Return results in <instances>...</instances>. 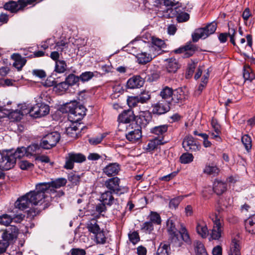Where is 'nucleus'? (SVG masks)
<instances>
[{"instance_id": "39", "label": "nucleus", "mask_w": 255, "mask_h": 255, "mask_svg": "<svg viewBox=\"0 0 255 255\" xmlns=\"http://www.w3.org/2000/svg\"><path fill=\"white\" fill-rule=\"evenodd\" d=\"M97 73V72H92L90 71L83 72L79 77V80H81L83 82H88L95 76V74Z\"/></svg>"}, {"instance_id": "3", "label": "nucleus", "mask_w": 255, "mask_h": 255, "mask_svg": "<svg viewBox=\"0 0 255 255\" xmlns=\"http://www.w3.org/2000/svg\"><path fill=\"white\" fill-rule=\"evenodd\" d=\"M176 221L174 218H171L166 222L167 231L169 239L172 244L175 247H181L182 245V241L188 244L191 243V239L189 233L183 224H181L179 231L176 228Z\"/></svg>"}, {"instance_id": "26", "label": "nucleus", "mask_w": 255, "mask_h": 255, "mask_svg": "<svg viewBox=\"0 0 255 255\" xmlns=\"http://www.w3.org/2000/svg\"><path fill=\"white\" fill-rule=\"evenodd\" d=\"M226 183L219 180H215L213 184V190L217 195L222 194L227 190Z\"/></svg>"}, {"instance_id": "23", "label": "nucleus", "mask_w": 255, "mask_h": 255, "mask_svg": "<svg viewBox=\"0 0 255 255\" xmlns=\"http://www.w3.org/2000/svg\"><path fill=\"white\" fill-rule=\"evenodd\" d=\"M165 65L167 70L169 72H175L179 67L178 61L174 58H170L165 60Z\"/></svg>"}, {"instance_id": "63", "label": "nucleus", "mask_w": 255, "mask_h": 255, "mask_svg": "<svg viewBox=\"0 0 255 255\" xmlns=\"http://www.w3.org/2000/svg\"><path fill=\"white\" fill-rule=\"evenodd\" d=\"M32 73L33 75L38 77L40 78H43L46 77V74L45 72L43 70L35 69L32 70Z\"/></svg>"}, {"instance_id": "41", "label": "nucleus", "mask_w": 255, "mask_h": 255, "mask_svg": "<svg viewBox=\"0 0 255 255\" xmlns=\"http://www.w3.org/2000/svg\"><path fill=\"white\" fill-rule=\"evenodd\" d=\"M243 76L246 81L249 80L251 82L255 78V75L253 72V70L250 67H247L245 68Z\"/></svg>"}, {"instance_id": "59", "label": "nucleus", "mask_w": 255, "mask_h": 255, "mask_svg": "<svg viewBox=\"0 0 255 255\" xmlns=\"http://www.w3.org/2000/svg\"><path fill=\"white\" fill-rule=\"evenodd\" d=\"M190 17L189 14L185 12H182L177 16V20L179 22H183L189 20Z\"/></svg>"}, {"instance_id": "9", "label": "nucleus", "mask_w": 255, "mask_h": 255, "mask_svg": "<svg viewBox=\"0 0 255 255\" xmlns=\"http://www.w3.org/2000/svg\"><path fill=\"white\" fill-rule=\"evenodd\" d=\"M41 96H38L36 99L37 103L33 107V112L32 117L34 118H40L48 114L49 112V107L44 103H39L41 102Z\"/></svg>"}, {"instance_id": "48", "label": "nucleus", "mask_w": 255, "mask_h": 255, "mask_svg": "<svg viewBox=\"0 0 255 255\" xmlns=\"http://www.w3.org/2000/svg\"><path fill=\"white\" fill-rule=\"evenodd\" d=\"M141 103H146L150 99V95L148 91H144L137 96Z\"/></svg>"}, {"instance_id": "43", "label": "nucleus", "mask_w": 255, "mask_h": 255, "mask_svg": "<svg viewBox=\"0 0 255 255\" xmlns=\"http://www.w3.org/2000/svg\"><path fill=\"white\" fill-rule=\"evenodd\" d=\"M193 155L189 153H183L180 157L181 162L183 164L189 163L193 160Z\"/></svg>"}, {"instance_id": "12", "label": "nucleus", "mask_w": 255, "mask_h": 255, "mask_svg": "<svg viewBox=\"0 0 255 255\" xmlns=\"http://www.w3.org/2000/svg\"><path fill=\"white\" fill-rule=\"evenodd\" d=\"M183 147L186 151H197L200 149V145L191 135H187L182 142Z\"/></svg>"}, {"instance_id": "42", "label": "nucleus", "mask_w": 255, "mask_h": 255, "mask_svg": "<svg viewBox=\"0 0 255 255\" xmlns=\"http://www.w3.org/2000/svg\"><path fill=\"white\" fill-rule=\"evenodd\" d=\"M149 222H151L152 224L156 225H160L161 223V217L158 213L155 212H151L148 216Z\"/></svg>"}, {"instance_id": "16", "label": "nucleus", "mask_w": 255, "mask_h": 255, "mask_svg": "<svg viewBox=\"0 0 255 255\" xmlns=\"http://www.w3.org/2000/svg\"><path fill=\"white\" fill-rule=\"evenodd\" d=\"M135 119L133 112L130 110L124 111L118 117V121L120 123L119 126L124 125L131 122H133Z\"/></svg>"}, {"instance_id": "44", "label": "nucleus", "mask_w": 255, "mask_h": 255, "mask_svg": "<svg viewBox=\"0 0 255 255\" xmlns=\"http://www.w3.org/2000/svg\"><path fill=\"white\" fill-rule=\"evenodd\" d=\"M95 238L97 244H105L107 239L103 231L102 230L95 235Z\"/></svg>"}, {"instance_id": "64", "label": "nucleus", "mask_w": 255, "mask_h": 255, "mask_svg": "<svg viewBox=\"0 0 255 255\" xmlns=\"http://www.w3.org/2000/svg\"><path fill=\"white\" fill-rule=\"evenodd\" d=\"M9 246L8 242H5L3 240L0 241V254L5 252L6 249Z\"/></svg>"}, {"instance_id": "25", "label": "nucleus", "mask_w": 255, "mask_h": 255, "mask_svg": "<svg viewBox=\"0 0 255 255\" xmlns=\"http://www.w3.org/2000/svg\"><path fill=\"white\" fill-rule=\"evenodd\" d=\"M196 231L198 235H199L203 238H205L207 237L209 232L206 224L202 221H199L197 223Z\"/></svg>"}, {"instance_id": "62", "label": "nucleus", "mask_w": 255, "mask_h": 255, "mask_svg": "<svg viewBox=\"0 0 255 255\" xmlns=\"http://www.w3.org/2000/svg\"><path fill=\"white\" fill-rule=\"evenodd\" d=\"M71 255H85L86 251L84 249L79 248L72 249L70 251Z\"/></svg>"}, {"instance_id": "13", "label": "nucleus", "mask_w": 255, "mask_h": 255, "mask_svg": "<svg viewBox=\"0 0 255 255\" xmlns=\"http://www.w3.org/2000/svg\"><path fill=\"white\" fill-rule=\"evenodd\" d=\"M18 229L15 226H10L6 229L2 235V240L9 244L17 238Z\"/></svg>"}, {"instance_id": "6", "label": "nucleus", "mask_w": 255, "mask_h": 255, "mask_svg": "<svg viewBox=\"0 0 255 255\" xmlns=\"http://www.w3.org/2000/svg\"><path fill=\"white\" fill-rule=\"evenodd\" d=\"M120 179L117 177H113L107 180L105 182V186L111 191L116 194H124L128 191L126 186L120 185Z\"/></svg>"}, {"instance_id": "14", "label": "nucleus", "mask_w": 255, "mask_h": 255, "mask_svg": "<svg viewBox=\"0 0 255 255\" xmlns=\"http://www.w3.org/2000/svg\"><path fill=\"white\" fill-rule=\"evenodd\" d=\"M33 112V107L29 108L26 104H22L20 109L17 110L12 113V116L14 117L16 120H20L24 115H29L32 117Z\"/></svg>"}, {"instance_id": "27", "label": "nucleus", "mask_w": 255, "mask_h": 255, "mask_svg": "<svg viewBox=\"0 0 255 255\" xmlns=\"http://www.w3.org/2000/svg\"><path fill=\"white\" fill-rule=\"evenodd\" d=\"M208 36L206 29L204 28H200L196 29L194 34H192V39L194 42H197L200 38L205 39Z\"/></svg>"}, {"instance_id": "61", "label": "nucleus", "mask_w": 255, "mask_h": 255, "mask_svg": "<svg viewBox=\"0 0 255 255\" xmlns=\"http://www.w3.org/2000/svg\"><path fill=\"white\" fill-rule=\"evenodd\" d=\"M104 137V136L101 134L99 136L90 138L89 139V141L91 144L96 145L100 143L102 141Z\"/></svg>"}, {"instance_id": "31", "label": "nucleus", "mask_w": 255, "mask_h": 255, "mask_svg": "<svg viewBox=\"0 0 255 255\" xmlns=\"http://www.w3.org/2000/svg\"><path fill=\"white\" fill-rule=\"evenodd\" d=\"M162 138L161 139L155 138L149 141L147 145L146 149L148 151H152L156 148L158 145L163 144Z\"/></svg>"}, {"instance_id": "51", "label": "nucleus", "mask_w": 255, "mask_h": 255, "mask_svg": "<svg viewBox=\"0 0 255 255\" xmlns=\"http://www.w3.org/2000/svg\"><path fill=\"white\" fill-rule=\"evenodd\" d=\"M139 119L141 124L143 126L146 125L151 120V116L148 112L143 113L140 116Z\"/></svg>"}, {"instance_id": "32", "label": "nucleus", "mask_w": 255, "mask_h": 255, "mask_svg": "<svg viewBox=\"0 0 255 255\" xmlns=\"http://www.w3.org/2000/svg\"><path fill=\"white\" fill-rule=\"evenodd\" d=\"M146 51H147V53L152 59L161 53L159 49H158L155 46L151 43L147 44V48Z\"/></svg>"}, {"instance_id": "5", "label": "nucleus", "mask_w": 255, "mask_h": 255, "mask_svg": "<svg viewBox=\"0 0 255 255\" xmlns=\"http://www.w3.org/2000/svg\"><path fill=\"white\" fill-rule=\"evenodd\" d=\"M126 137L131 142L138 141L142 137L141 127L135 123H132L126 126Z\"/></svg>"}, {"instance_id": "36", "label": "nucleus", "mask_w": 255, "mask_h": 255, "mask_svg": "<svg viewBox=\"0 0 255 255\" xmlns=\"http://www.w3.org/2000/svg\"><path fill=\"white\" fill-rule=\"evenodd\" d=\"M79 130L77 126L72 124L71 126L66 128V132L69 136L74 138H76L78 137Z\"/></svg>"}, {"instance_id": "1", "label": "nucleus", "mask_w": 255, "mask_h": 255, "mask_svg": "<svg viewBox=\"0 0 255 255\" xmlns=\"http://www.w3.org/2000/svg\"><path fill=\"white\" fill-rule=\"evenodd\" d=\"M48 187V184L40 183L36 185L35 190L27 193L32 205L40 207L30 208L27 211V216L29 219L33 218L41 210L45 209L49 206L52 197L49 195V190H47Z\"/></svg>"}, {"instance_id": "8", "label": "nucleus", "mask_w": 255, "mask_h": 255, "mask_svg": "<svg viewBox=\"0 0 255 255\" xmlns=\"http://www.w3.org/2000/svg\"><path fill=\"white\" fill-rule=\"evenodd\" d=\"M60 138V134L56 131L52 132L45 135L42 139L40 146L48 149L55 146Z\"/></svg>"}, {"instance_id": "29", "label": "nucleus", "mask_w": 255, "mask_h": 255, "mask_svg": "<svg viewBox=\"0 0 255 255\" xmlns=\"http://www.w3.org/2000/svg\"><path fill=\"white\" fill-rule=\"evenodd\" d=\"M136 57L138 63L140 64H145L152 60L146 51L137 54Z\"/></svg>"}, {"instance_id": "35", "label": "nucleus", "mask_w": 255, "mask_h": 255, "mask_svg": "<svg viewBox=\"0 0 255 255\" xmlns=\"http://www.w3.org/2000/svg\"><path fill=\"white\" fill-rule=\"evenodd\" d=\"M67 67L64 60H58L55 62V71L58 73H63L67 70Z\"/></svg>"}, {"instance_id": "58", "label": "nucleus", "mask_w": 255, "mask_h": 255, "mask_svg": "<svg viewBox=\"0 0 255 255\" xmlns=\"http://www.w3.org/2000/svg\"><path fill=\"white\" fill-rule=\"evenodd\" d=\"M193 49L192 46L191 45H187L184 47L179 48L178 49H176L175 50V52L177 53H182L185 51L187 52V54H188L187 56H189L192 55L193 51H192Z\"/></svg>"}, {"instance_id": "28", "label": "nucleus", "mask_w": 255, "mask_h": 255, "mask_svg": "<svg viewBox=\"0 0 255 255\" xmlns=\"http://www.w3.org/2000/svg\"><path fill=\"white\" fill-rule=\"evenodd\" d=\"M240 243L237 239L232 240L229 255H240Z\"/></svg>"}, {"instance_id": "47", "label": "nucleus", "mask_w": 255, "mask_h": 255, "mask_svg": "<svg viewBox=\"0 0 255 255\" xmlns=\"http://www.w3.org/2000/svg\"><path fill=\"white\" fill-rule=\"evenodd\" d=\"M68 84L65 81L56 84L55 89L57 92L62 93L65 92L69 88Z\"/></svg>"}, {"instance_id": "57", "label": "nucleus", "mask_w": 255, "mask_h": 255, "mask_svg": "<svg viewBox=\"0 0 255 255\" xmlns=\"http://www.w3.org/2000/svg\"><path fill=\"white\" fill-rule=\"evenodd\" d=\"M138 103H140L137 96L129 97L127 99V103L129 107L136 106Z\"/></svg>"}, {"instance_id": "22", "label": "nucleus", "mask_w": 255, "mask_h": 255, "mask_svg": "<svg viewBox=\"0 0 255 255\" xmlns=\"http://www.w3.org/2000/svg\"><path fill=\"white\" fill-rule=\"evenodd\" d=\"M236 33V31L234 28H229L228 33H222L219 36V39L222 43H224L227 41V37L229 36L230 38L231 42L236 46L235 40L234 36Z\"/></svg>"}, {"instance_id": "52", "label": "nucleus", "mask_w": 255, "mask_h": 255, "mask_svg": "<svg viewBox=\"0 0 255 255\" xmlns=\"http://www.w3.org/2000/svg\"><path fill=\"white\" fill-rule=\"evenodd\" d=\"M79 80V77L76 76L74 74H70L66 78L65 82L68 84V86H72L74 85Z\"/></svg>"}, {"instance_id": "49", "label": "nucleus", "mask_w": 255, "mask_h": 255, "mask_svg": "<svg viewBox=\"0 0 255 255\" xmlns=\"http://www.w3.org/2000/svg\"><path fill=\"white\" fill-rule=\"evenodd\" d=\"M12 220V217L7 214H3L0 217V224L5 226H8Z\"/></svg>"}, {"instance_id": "40", "label": "nucleus", "mask_w": 255, "mask_h": 255, "mask_svg": "<svg viewBox=\"0 0 255 255\" xmlns=\"http://www.w3.org/2000/svg\"><path fill=\"white\" fill-rule=\"evenodd\" d=\"M195 250L197 255H208L203 244L199 241L195 242Z\"/></svg>"}, {"instance_id": "2", "label": "nucleus", "mask_w": 255, "mask_h": 255, "mask_svg": "<svg viewBox=\"0 0 255 255\" xmlns=\"http://www.w3.org/2000/svg\"><path fill=\"white\" fill-rule=\"evenodd\" d=\"M41 148L37 144H33L27 148L21 147L17 150H6L2 151L0 154V168L3 170H7L12 168L16 162V159L26 156L35 155L40 154Z\"/></svg>"}, {"instance_id": "11", "label": "nucleus", "mask_w": 255, "mask_h": 255, "mask_svg": "<svg viewBox=\"0 0 255 255\" xmlns=\"http://www.w3.org/2000/svg\"><path fill=\"white\" fill-rule=\"evenodd\" d=\"M67 107L69 109V112L71 115L77 117L76 120L80 119L86 115V109L82 106H77L75 101L68 104Z\"/></svg>"}, {"instance_id": "33", "label": "nucleus", "mask_w": 255, "mask_h": 255, "mask_svg": "<svg viewBox=\"0 0 255 255\" xmlns=\"http://www.w3.org/2000/svg\"><path fill=\"white\" fill-rule=\"evenodd\" d=\"M170 250V246L167 243H161L157 249V255H169Z\"/></svg>"}, {"instance_id": "19", "label": "nucleus", "mask_w": 255, "mask_h": 255, "mask_svg": "<svg viewBox=\"0 0 255 255\" xmlns=\"http://www.w3.org/2000/svg\"><path fill=\"white\" fill-rule=\"evenodd\" d=\"M121 170L120 165L117 163H110L105 166L103 169V173L109 177L114 176L117 175Z\"/></svg>"}, {"instance_id": "20", "label": "nucleus", "mask_w": 255, "mask_h": 255, "mask_svg": "<svg viewBox=\"0 0 255 255\" xmlns=\"http://www.w3.org/2000/svg\"><path fill=\"white\" fill-rule=\"evenodd\" d=\"M144 80L139 76L132 77L127 82V87L129 89L138 88L142 87Z\"/></svg>"}, {"instance_id": "21", "label": "nucleus", "mask_w": 255, "mask_h": 255, "mask_svg": "<svg viewBox=\"0 0 255 255\" xmlns=\"http://www.w3.org/2000/svg\"><path fill=\"white\" fill-rule=\"evenodd\" d=\"M160 96L162 99L161 100H164L170 104L171 102L173 100V98H172V89L167 86L164 87L160 91Z\"/></svg>"}, {"instance_id": "18", "label": "nucleus", "mask_w": 255, "mask_h": 255, "mask_svg": "<svg viewBox=\"0 0 255 255\" xmlns=\"http://www.w3.org/2000/svg\"><path fill=\"white\" fill-rule=\"evenodd\" d=\"M67 182V181L64 178H59L51 182H43V183L48 184L49 187L47 188V190H49V194L52 196V194L55 193L56 188H60L64 186Z\"/></svg>"}, {"instance_id": "7", "label": "nucleus", "mask_w": 255, "mask_h": 255, "mask_svg": "<svg viewBox=\"0 0 255 255\" xmlns=\"http://www.w3.org/2000/svg\"><path fill=\"white\" fill-rule=\"evenodd\" d=\"M36 0H18L17 1L10 0L4 5L5 9L12 13L23 9L28 4H30Z\"/></svg>"}, {"instance_id": "15", "label": "nucleus", "mask_w": 255, "mask_h": 255, "mask_svg": "<svg viewBox=\"0 0 255 255\" xmlns=\"http://www.w3.org/2000/svg\"><path fill=\"white\" fill-rule=\"evenodd\" d=\"M170 104L164 100H160L152 106V112L158 115L164 114L170 110Z\"/></svg>"}, {"instance_id": "53", "label": "nucleus", "mask_w": 255, "mask_h": 255, "mask_svg": "<svg viewBox=\"0 0 255 255\" xmlns=\"http://www.w3.org/2000/svg\"><path fill=\"white\" fill-rule=\"evenodd\" d=\"M242 141L247 150L251 149L252 147V141L250 136L248 135H244L242 138Z\"/></svg>"}, {"instance_id": "17", "label": "nucleus", "mask_w": 255, "mask_h": 255, "mask_svg": "<svg viewBox=\"0 0 255 255\" xmlns=\"http://www.w3.org/2000/svg\"><path fill=\"white\" fill-rule=\"evenodd\" d=\"M15 206L20 210H23L26 208H34L30 201L28 194L18 198L15 202Z\"/></svg>"}, {"instance_id": "50", "label": "nucleus", "mask_w": 255, "mask_h": 255, "mask_svg": "<svg viewBox=\"0 0 255 255\" xmlns=\"http://www.w3.org/2000/svg\"><path fill=\"white\" fill-rule=\"evenodd\" d=\"M153 225L151 222L147 221L144 222L141 228V229L143 230L145 233L150 234L153 230Z\"/></svg>"}, {"instance_id": "46", "label": "nucleus", "mask_w": 255, "mask_h": 255, "mask_svg": "<svg viewBox=\"0 0 255 255\" xmlns=\"http://www.w3.org/2000/svg\"><path fill=\"white\" fill-rule=\"evenodd\" d=\"M26 60L22 58L20 56L17 57L16 59L13 64V66L17 69L18 71L21 70L22 67L25 64Z\"/></svg>"}, {"instance_id": "4", "label": "nucleus", "mask_w": 255, "mask_h": 255, "mask_svg": "<svg viewBox=\"0 0 255 255\" xmlns=\"http://www.w3.org/2000/svg\"><path fill=\"white\" fill-rule=\"evenodd\" d=\"M224 216L220 210L216 212L212 218L214 225L210 234L213 240H219L222 237L224 231Z\"/></svg>"}, {"instance_id": "37", "label": "nucleus", "mask_w": 255, "mask_h": 255, "mask_svg": "<svg viewBox=\"0 0 255 255\" xmlns=\"http://www.w3.org/2000/svg\"><path fill=\"white\" fill-rule=\"evenodd\" d=\"M219 169L215 165H206L204 169V172L209 175L216 176L218 174Z\"/></svg>"}, {"instance_id": "45", "label": "nucleus", "mask_w": 255, "mask_h": 255, "mask_svg": "<svg viewBox=\"0 0 255 255\" xmlns=\"http://www.w3.org/2000/svg\"><path fill=\"white\" fill-rule=\"evenodd\" d=\"M151 44L154 46H155V47L158 49H159L160 51L161 48H164L165 46L164 41L160 39L151 37Z\"/></svg>"}, {"instance_id": "55", "label": "nucleus", "mask_w": 255, "mask_h": 255, "mask_svg": "<svg viewBox=\"0 0 255 255\" xmlns=\"http://www.w3.org/2000/svg\"><path fill=\"white\" fill-rule=\"evenodd\" d=\"M183 197H178L171 199L169 204V208L172 209H176V208L178 206L179 203H180Z\"/></svg>"}, {"instance_id": "38", "label": "nucleus", "mask_w": 255, "mask_h": 255, "mask_svg": "<svg viewBox=\"0 0 255 255\" xmlns=\"http://www.w3.org/2000/svg\"><path fill=\"white\" fill-rule=\"evenodd\" d=\"M87 228L88 231L93 233L94 235L101 230L99 225L95 220L89 222L87 224Z\"/></svg>"}, {"instance_id": "54", "label": "nucleus", "mask_w": 255, "mask_h": 255, "mask_svg": "<svg viewBox=\"0 0 255 255\" xmlns=\"http://www.w3.org/2000/svg\"><path fill=\"white\" fill-rule=\"evenodd\" d=\"M208 36L215 32L217 28V24L215 22H211L209 23L204 27Z\"/></svg>"}, {"instance_id": "24", "label": "nucleus", "mask_w": 255, "mask_h": 255, "mask_svg": "<svg viewBox=\"0 0 255 255\" xmlns=\"http://www.w3.org/2000/svg\"><path fill=\"white\" fill-rule=\"evenodd\" d=\"M100 201L105 205L110 206L114 203L115 199L112 192L107 191L101 194Z\"/></svg>"}, {"instance_id": "30", "label": "nucleus", "mask_w": 255, "mask_h": 255, "mask_svg": "<svg viewBox=\"0 0 255 255\" xmlns=\"http://www.w3.org/2000/svg\"><path fill=\"white\" fill-rule=\"evenodd\" d=\"M168 129V126L166 125L155 127L150 129V132L157 135L163 136L166 132Z\"/></svg>"}, {"instance_id": "34", "label": "nucleus", "mask_w": 255, "mask_h": 255, "mask_svg": "<svg viewBox=\"0 0 255 255\" xmlns=\"http://www.w3.org/2000/svg\"><path fill=\"white\" fill-rule=\"evenodd\" d=\"M255 217L251 216L245 221V228L247 232L254 234Z\"/></svg>"}, {"instance_id": "56", "label": "nucleus", "mask_w": 255, "mask_h": 255, "mask_svg": "<svg viewBox=\"0 0 255 255\" xmlns=\"http://www.w3.org/2000/svg\"><path fill=\"white\" fill-rule=\"evenodd\" d=\"M128 238L129 241L133 244H136L139 241L140 238L138 233L137 232L134 231L132 233L128 234Z\"/></svg>"}, {"instance_id": "60", "label": "nucleus", "mask_w": 255, "mask_h": 255, "mask_svg": "<svg viewBox=\"0 0 255 255\" xmlns=\"http://www.w3.org/2000/svg\"><path fill=\"white\" fill-rule=\"evenodd\" d=\"M20 168L22 170H27L32 168L33 164L26 160H22L19 163Z\"/></svg>"}, {"instance_id": "10", "label": "nucleus", "mask_w": 255, "mask_h": 255, "mask_svg": "<svg viewBox=\"0 0 255 255\" xmlns=\"http://www.w3.org/2000/svg\"><path fill=\"white\" fill-rule=\"evenodd\" d=\"M66 161L64 167L71 169L74 167V163H80L86 160V157L81 153H69L66 158Z\"/></svg>"}]
</instances>
